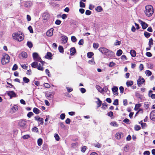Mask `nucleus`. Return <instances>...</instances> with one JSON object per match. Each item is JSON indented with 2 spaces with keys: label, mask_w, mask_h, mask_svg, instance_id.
Segmentation results:
<instances>
[{
  "label": "nucleus",
  "mask_w": 155,
  "mask_h": 155,
  "mask_svg": "<svg viewBox=\"0 0 155 155\" xmlns=\"http://www.w3.org/2000/svg\"><path fill=\"white\" fill-rule=\"evenodd\" d=\"M153 12V8L152 6L148 5L145 6L144 13L148 17L151 16Z\"/></svg>",
  "instance_id": "1"
},
{
  "label": "nucleus",
  "mask_w": 155,
  "mask_h": 155,
  "mask_svg": "<svg viewBox=\"0 0 155 155\" xmlns=\"http://www.w3.org/2000/svg\"><path fill=\"white\" fill-rule=\"evenodd\" d=\"M18 125L21 130L28 129L27 121L25 120L22 119L20 120L18 122Z\"/></svg>",
  "instance_id": "2"
},
{
  "label": "nucleus",
  "mask_w": 155,
  "mask_h": 155,
  "mask_svg": "<svg viewBox=\"0 0 155 155\" xmlns=\"http://www.w3.org/2000/svg\"><path fill=\"white\" fill-rule=\"evenodd\" d=\"M2 58L1 62L2 64H5L9 62L10 58L9 56L7 54H4Z\"/></svg>",
  "instance_id": "3"
},
{
  "label": "nucleus",
  "mask_w": 155,
  "mask_h": 155,
  "mask_svg": "<svg viewBox=\"0 0 155 155\" xmlns=\"http://www.w3.org/2000/svg\"><path fill=\"white\" fill-rule=\"evenodd\" d=\"M33 58L35 61L40 62L41 64H42V65L43 66L45 62L41 61V58L39 57L37 53L35 52L33 54Z\"/></svg>",
  "instance_id": "4"
},
{
  "label": "nucleus",
  "mask_w": 155,
  "mask_h": 155,
  "mask_svg": "<svg viewBox=\"0 0 155 155\" xmlns=\"http://www.w3.org/2000/svg\"><path fill=\"white\" fill-rule=\"evenodd\" d=\"M54 94V92L49 91L46 94V96L48 100H51L53 97Z\"/></svg>",
  "instance_id": "5"
},
{
  "label": "nucleus",
  "mask_w": 155,
  "mask_h": 155,
  "mask_svg": "<svg viewBox=\"0 0 155 155\" xmlns=\"http://www.w3.org/2000/svg\"><path fill=\"white\" fill-rule=\"evenodd\" d=\"M145 82L144 79L141 77H139V79L137 81V83L138 86L139 87H140Z\"/></svg>",
  "instance_id": "6"
},
{
  "label": "nucleus",
  "mask_w": 155,
  "mask_h": 155,
  "mask_svg": "<svg viewBox=\"0 0 155 155\" xmlns=\"http://www.w3.org/2000/svg\"><path fill=\"white\" fill-rule=\"evenodd\" d=\"M21 33L20 32H17L12 34V36L13 39L15 40H17L19 36L20 35Z\"/></svg>",
  "instance_id": "7"
},
{
  "label": "nucleus",
  "mask_w": 155,
  "mask_h": 155,
  "mask_svg": "<svg viewBox=\"0 0 155 155\" xmlns=\"http://www.w3.org/2000/svg\"><path fill=\"white\" fill-rule=\"evenodd\" d=\"M105 55L108 58H113L114 56V54L111 51L108 50Z\"/></svg>",
  "instance_id": "8"
},
{
  "label": "nucleus",
  "mask_w": 155,
  "mask_h": 155,
  "mask_svg": "<svg viewBox=\"0 0 155 155\" xmlns=\"http://www.w3.org/2000/svg\"><path fill=\"white\" fill-rule=\"evenodd\" d=\"M99 50L103 54H104L105 55L106 54L107 51H108V49L104 48V47H101L99 48Z\"/></svg>",
  "instance_id": "9"
},
{
  "label": "nucleus",
  "mask_w": 155,
  "mask_h": 155,
  "mask_svg": "<svg viewBox=\"0 0 155 155\" xmlns=\"http://www.w3.org/2000/svg\"><path fill=\"white\" fill-rule=\"evenodd\" d=\"M112 90L113 94L114 95H118V88L117 87L114 86L112 88Z\"/></svg>",
  "instance_id": "10"
},
{
  "label": "nucleus",
  "mask_w": 155,
  "mask_h": 155,
  "mask_svg": "<svg viewBox=\"0 0 155 155\" xmlns=\"http://www.w3.org/2000/svg\"><path fill=\"white\" fill-rule=\"evenodd\" d=\"M139 21L141 24L142 28L143 29H145L148 27L147 24L141 20H139Z\"/></svg>",
  "instance_id": "11"
},
{
  "label": "nucleus",
  "mask_w": 155,
  "mask_h": 155,
  "mask_svg": "<svg viewBox=\"0 0 155 155\" xmlns=\"http://www.w3.org/2000/svg\"><path fill=\"white\" fill-rule=\"evenodd\" d=\"M50 15L49 13L47 12H45L43 14L42 17L44 20H47L49 18Z\"/></svg>",
  "instance_id": "12"
},
{
  "label": "nucleus",
  "mask_w": 155,
  "mask_h": 155,
  "mask_svg": "<svg viewBox=\"0 0 155 155\" xmlns=\"http://www.w3.org/2000/svg\"><path fill=\"white\" fill-rule=\"evenodd\" d=\"M54 29L53 28H51L48 30L46 32V35L48 36H51L52 35Z\"/></svg>",
  "instance_id": "13"
},
{
  "label": "nucleus",
  "mask_w": 155,
  "mask_h": 155,
  "mask_svg": "<svg viewBox=\"0 0 155 155\" xmlns=\"http://www.w3.org/2000/svg\"><path fill=\"white\" fill-rule=\"evenodd\" d=\"M32 5V3L31 1H26L25 3L24 6L26 8H29Z\"/></svg>",
  "instance_id": "14"
},
{
  "label": "nucleus",
  "mask_w": 155,
  "mask_h": 155,
  "mask_svg": "<svg viewBox=\"0 0 155 155\" xmlns=\"http://www.w3.org/2000/svg\"><path fill=\"white\" fill-rule=\"evenodd\" d=\"M150 119L152 120H155V110L152 111L150 114Z\"/></svg>",
  "instance_id": "15"
},
{
  "label": "nucleus",
  "mask_w": 155,
  "mask_h": 155,
  "mask_svg": "<svg viewBox=\"0 0 155 155\" xmlns=\"http://www.w3.org/2000/svg\"><path fill=\"white\" fill-rule=\"evenodd\" d=\"M7 94L10 97H15L16 96L15 93L13 91H8Z\"/></svg>",
  "instance_id": "16"
},
{
  "label": "nucleus",
  "mask_w": 155,
  "mask_h": 155,
  "mask_svg": "<svg viewBox=\"0 0 155 155\" xmlns=\"http://www.w3.org/2000/svg\"><path fill=\"white\" fill-rule=\"evenodd\" d=\"M123 134L121 132L117 133L115 135V137L118 139H120L123 137Z\"/></svg>",
  "instance_id": "17"
},
{
  "label": "nucleus",
  "mask_w": 155,
  "mask_h": 155,
  "mask_svg": "<svg viewBox=\"0 0 155 155\" xmlns=\"http://www.w3.org/2000/svg\"><path fill=\"white\" fill-rule=\"evenodd\" d=\"M68 40V37L65 35H63L62 36V42L63 44H65L67 43Z\"/></svg>",
  "instance_id": "18"
},
{
  "label": "nucleus",
  "mask_w": 155,
  "mask_h": 155,
  "mask_svg": "<svg viewBox=\"0 0 155 155\" xmlns=\"http://www.w3.org/2000/svg\"><path fill=\"white\" fill-rule=\"evenodd\" d=\"M24 39V35L21 33L20 35L19 36L16 41L20 42L23 40Z\"/></svg>",
  "instance_id": "19"
},
{
  "label": "nucleus",
  "mask_w": 155,
  "mask_h": 155,
  "mask_svg": "<svg viewBox=\"0 0 155 155\" xmlns=\"http://www.w3.org/2000/svg\"><path fill=\"white\" fill-rule=\"evenodd\" d=\"M18 109V107L17 105H14L12 108L11 109L12 110V113H15L16 111H17Z\"/></svg>",
  "instance_id": "20"
},
{
  "label": "nucleus",
  "mask_w": 155,
  "mask_h": 155,
  "mask_svg": "<svg viewBox=\"0 0 155 155\" xmlns=\"http://www.w3.org/2000/svg\"><path fill=\"white\" fill-rule=\"evenodd\" d=\"M52 56V54L51 52H48L47 53V54L45 56V57L46 58L49 59H51Z\"/></svg>",
  "instance_id": "21"
},
{
  "label": "nucleus",
  "mask_w": 155,
  "mask_h": 155,
  "mask_svg": "<svg viewBox=\"0 0 155 155\" xmlns=\"http://www.w3.org/2000/svg\"><path fill=\"white\" fill-rule=\"evenodd\" d=\"M71 55H73L76 52L75 48L74 47L71 48L70 49Z\"/></svg>",
  "instance_id": "22"
},
{
  "label": "nucleus",
  "mask_w": 155,
  "mask_h": 155,
  "mask_svg": "<svg viewBox=\"0 0 155 155\" xmlns=\"http://www.w3.org/2000/svg\"><path fill=\"white\" fill-rule=\"evenodd\" d=\"M20 56L22 57V58H26L27 57V54L25 52H22L20 54Z\"/></svg>",
  "instance_id": "23"
},
{
  "label": "nucleus",
  "mask_w": 155,
  "mask_h": 155,
  "mask_svg": "<svg viewBox=\"0 0 155 155\" xmlns=\"http://www.w3.org/2000/svg\"><path fill=\"white\" fill-rule=\"evenodd\" d=\"M96 87L99 92H100L101 93H103V88H102L99 85H96Z\"/></svg>",
  "instance_id": "24"
},
{
  "label": "nucleus",
  "mask_w": 155,
  "mask_h": 155,
  "mask_svg": "<svg viewBox=\"0 0 155 155\" xmlns=\"http://www.w3.org/2000/svg\"><path fill=\"white\" fill-rule=\"evenodd\" d=\"M130 54L131 56L133 57L136 56V52L134 50H131L130 51Z\"/></svg>",
  "instance_id": "25"
},
{
  "label": "nucleus",
  "mask_w": 155,
  "mask_h": 155,
  "mask_svg": "<svg viewBox=\"0 0 155 155\" xmlns=\"http://www.w3.org/2000/svg\"><path fill=\"white\" fill-rule=\"evenodd\" d=\"M42 66H43L42 65ZM37 69L38 70L41 71H43L44 70V68L42 66H41V64H38V65H37Z\"/></svg>",
  "instance_id": "26"
},
{
  "label": "nucleus",
  "mask_w": 155,
  "mask_h": 155,
  "mask_svg": "<svg viewBox=\"0 0 155 155\" xmlns=\"http://www.w3.org/2000/svg\"><path fill=\"white\" fill-rule=\"evenodd\" d=\"M133 82L132 81H127L126 82V84L127 87H129L133 84Z\"/></svg>",
  "instance_id": "27"
},
{
  "label": "nucleus",
  "mask_w": 155,
  "mask_h": 155,
  "mask_svg": "<svg viewBox=\"0 0 155 155\" xmlns=\"http://www.w3.org/2000/svg\"><path fill=\"white\" fill-rule=\"evenodd\" d=\"M33 112L36 114H38L40 113V110L37 108L35 107L33 109Z\"/></svg>",
  "instance_id": "28"
},
{
  "label": "nucleus",
  "mask_w": 155,
  "mask_h": 155,
  "mask_svg": "<svg viewBox=\"0 0 155 155\" xmlns=\"http://www.w3.org/2000/svg\"><path fill=\"white\" fill-rule=\"evenodd\" d=\"M31 65L32 67L36 68L38 65V63L37 62H34L31 64Z\"/></svg>",
  "instance_id": "29"
},
{
  "label": "nucleus",
  "mask_w": 155,
  "mask_h": 155,
  "mask_svg": "<svg viewBox=\"0 0 155 155\" xmlns=\"http://www.w3.org/2000/svg\"><path fill=\"white\" fill-rule=\"evenodd\" d=\"M122 53V51L120 50L119 49L117 51V52L116 53V55L118 56H120Z\"/></svg>",
  "instance_id": "30"
},
{
  "label": "nucleus",
  "mask_w": 155,
  "mask_h": 155,
  "mask_svg": "<svg viewBox=\"0 0 155 155\" xmlns=\"http://www.w3.org/2000/svg\"><path fill=\"white\" fill-rule=\"evenodd\" d=\"M94 55V53L92 52H89L87 53V56L88 58H91Z\"/></svg>",
  "instance_id": "31"
},
{
  "label": "nucleus",
  "mask_w": 155,
  "mask_h": 155,
  "mask_svg": "<svg viewBox=\"0 0 155 155\" xmlns=\"http://www.w3.org/2000/svg\"><path fill=\"white\" fill-rule=\"evenodd\" d=\"M95 10L97 12H100L102 10V8L100 6H98L95 8Z\"/></svg>",
  "instance_id": "32"
},
{
  "label": "nucleus",
  "mask_w": 155,
  "mask_h": 155,
  "mask_svg": "<svg viewBox=\"0 0 155 155\" xmlns=\"http://www.w3.org/2000/svg\"><path fill=\"white\" fill-rule=\"evenodd\" d=\"M42 140L41 138H39L38 140V144L39 146H40L42 144Z\"/></svg>",
  "instance_id": "33"
},
{
  "label": "nucleus",
  "mask_w": 155,
  "mask_h": 155,
  "mask_svg": "<svg viewBox=\"0 0 155 155\" xmlns=\"http://www.w3.org/2000/svg\"><path fill=\"white\" fill-rule=\"evenodd\" d=\"M23 81L25 83H28L30 81L29 79L25 77H24L23 78Z\"/></svg>",
  "instance_id": "34"
},
{
  "label": "nucleus",
  "mask_w": 155,
  "mask_h": 155,
  "mask_svg": "<svg viewBox=\"0 0 155 155\" xmlns=\"http://www.w3.org/2000/svg\"><path fill=\"white\" fill-rule=\"evenodd\" d=\"M94 145L95 147L98 148H100L101 147V145L98 143H94Z\"/></svg>",
  "instance_id": "35"
},
{
  "label": "nucleus",
  "mask_w": 155,
  "mask_h": 155,
  "mask_svg": "<svg viewBox=\"0 0 155 155\" xmlns=\"http://www.w3.org/2000/svg\"><path fill=\"white\" fill-rule=\"evenodd\" d=\"M99 46V44L97 43H93V47L94 48L96 49H97L98 48Z\"/></svg>",
  "instance_id": "36"
},
{
  "label": "nucleus",
  "mask_w": 155,
  "mask_h": 155,
  "mask_svg": "<svg viewBox=\"0 0 155 155\" xmlns=\"http://www.w3.org/2000/svg\"><path fill=\"white\" fill-rule=\"evenodd\" d=\"M110 124L113 126H114V127H118V125L117 124V123H116V122H115V121H113V122H111L110 123Z\"/></svg>",
  "instance_id": "37"
},
{
  "label": "nucleus",
  "mask_w": 155,
  "mask_h": 155,
  "mask_svg": "<svg viewBox=\"0 0 155 155\" xmlns=\"http://www.w3.org/2000/svg\"><path fill=\"white\" fill-rule=\"evenodd\" d=\"M58 50L61 53H62L64 52V48L62 46H59L58 47Z\"/></svg>",
  "instance_id": "38"
},
{
  "label": "nucleus",
  "mask_w": 155,
  "mask_h": 155,
  "mask_svg": "<svg viewBox=\"0 0 155 155\" xmlns=\"http://www.w3.org/2000/svg\"><path fill=\"white\" fill-rule=\"evenodd\" d=\"M27 45L30 48H31L33 46V45L32 42L29 41H28L27 42Z\"/></svg>",
  "instance_id": "39"
},
{
  "label": "nucleus",
  "mask_w": 155,
  "mask_h": 155,
  "mask_svg": "<svg viewBox=\"0 0 155 155\" xmlns=\"http://www.w3.org/2000/svg\"><path fill=\"white\" fill-rule=\"evenodd\" d=\"M85 3L81 1L80 2V7L81 8H85Z\"/></svg>",
  "instance_id": "40"
},
{
  "label": "nucleus",
  "mask_w": 155,
  "mask_h": 155,
  "mask_svg": "<svg viewBox=\"0 0 155 155\" xmlns=\"http://www.w3.org/2000/svg\"><path fill=\"white\" fill-rule=\"evenodd\" d=\"M151 34L147 32H145L144 33V35L147 38H149L150 36L151 35Z\"/></svg>",
  "instance_id": "41"
},
{
  "label": "nucleus",
  "mask_w": 155,
  "mask_h": 155,
  "mask_svg": "<svg viewBox=\"0 0 155 155\" xmlns=\"http://www.w3.org/2000/svg\"><path fill=\"white\" fill-rule=\"evenodd\" d=\"M141 128V127L140 126L136 125L134 126V129L136 130H139Z\"/></svg>",
  "instance_id": "42"
},
{
  "label": "nucleus",
  "mask_w": 155,
  "mask_h": 155,
  "mask_svg": "<svg viewBox=\"0 0 155 155\" xmlns=\"http://www.w3.org/2000/svg\"><path fill=\"white\" fill-rule=\"evenodd\" d=\"M141 106V104H137L135 105V109L136 110H137L138 108Z\"/></svg>",
  "instance_id": "43"
},
{
  "label": "nucleus",
  "mask_w": 155,
  "mask_h": 155,
  "mask_svg": "<svg viewBox=\"0 0 155 155\" xmlns=\"http://www.w3.org/2000/svg\"><path fill=\"white\" fill-rule=\"evenodd\" d=\"M54 137L55 138V139L57 141L59 140L60 139L59 137L58 134H54Z\"/></svg>",
  "instance_id": "44"
},
{
  "label": "nucleus",
  "mask_w": 155,
  "mask_h": 155,
  "mask_svg": "<svg viewBox=\"0 0 155 155\" xmlns=\"http://www.w3.org/2000/svg\"><path fill=\"white\" fill-rule=\"evenodd\" d=\"M153 44V40L152 38H150L149 39V45L150 47H151V45Z\"/></svg>",
  "instance_id": "45"
},
{
  "label": "nucleus",
  "mask_w": 155,
  "mask_h": 155,
  "mask_svg": "<svg viewBox=\"0 0 155 155\" xmlns=\"http://www.w3.org/2000/svg\"><path fill=\"white\" fill-rule=\"evenodd\" d=\"M108 90V88L107 86H105L103 88V93L104 92H105L107 93V91Z\"/></svg>",
  "instance_id": "46"
},
{
  "label": "nucleus",
  "mask_w": 155,
  "mask_h": 155,
  "mask_svg": "<svg viewBox=\"0 0 155 155\" xmlns=\"http://www.w3.org/2000/svg\"><path fill=\"white\" fill-rule=\"evenodd\" d=\"M65 115L64 113H62L61 114L60 116V118L61 120H64L65 117Z\"/></svg>",
  "instance_id": "47"
},
{
  "label": "nucleus",
  "mask_w": 155,
  "mask_h": 155,
  "mask_svg": "<svg viewBox=\"0 0 155 155\" xmlns=\"http://www.w3.org/2000/svg\"><path fill=\"white\" fill-rule=\"evenodd\" d=\"M71 41L73 42H75L77 41V39L74 36H72L71 37Z\"/></svg>",
  "instance_id": "48"
},
{
  "label": "nucleus",
  "mask_w": 155,
  "mask_h": 155,
  "mask_svg": "<svg viewBox=\"0 0 155 155\" xmlns=\"http://www.w3.org/2000/svg\"><path fill=\"white\" fill-rule=\"evenodd\" d=\"M18 68V66L17 65L15 64L12 68V70H13V71H15V70H16Z\"/></svg>",
  "instance_id": "49"
},
{
  "label": "nucleus",
  "mask_w": 155,
  "mask_h": 155,
  "mask_svg": "<svg viewBox=\"0 0 155 155\" xmlns=\"http://www.w3.org/2000/svg\"><path fill=\"white\" fill-rule=\"evenodd\" d=\"M30 137L28 134L22 136V138L24 139H28Z\"/></svg>",
  "instance_id": "50"
},
{
  "label": "nucleus",
  "mask_w": 155,
  "mask_h": 155,
  "mask_svg": "<svg viewBox=\"0 0 155 155\" xmlns=\"http://www.w3.org/2000/svg\"><path fill=\"white\" fill-rule=\"evenodd\" d=\"M113 104H114V105H118V99H115L113 103Z\"/></svg>",
  "instance_id": "51"
},
{
  "label": "nucleus",
  "mask_w": 155,
  "mask_h": 155,
  "mask_svg": "<svg viewBox=\"0 0 155 155\" xmlns=\"http://www.w3.org/2000/svg\"><path fill=\"white\" fill-rule=\"evenodd\" d=\"M98 99V101L97 102V104L98 105L97 107H99L101 106V105L102 102H101V101L99 99Z\"/></svg>",
  "instance_id": "52"
},
{
  "label": "nucleus",
  "mask_w": 155,
  "mask_h": 155,
  "mask_svg": "<svg viewBox=\"0 0 155 155\" xmlns=\"http://www.w3.org/2000/svg\"><path fill=\"white\" fill-rule=\"evenodd\" d=\"M86 146H83L82 147H81V151L83 152H84L86 150Z\"/></svg>",
  "instance_id": "53"
},
{
  "label": "nucleus",
  "mask_w": 155,
  "mask_h": 155,
  "mask_svg": "<svg viewBox=\"0 0 155 155\" xmlns=\"http://www.w3.org/2000/svg\"><path fill=\"white\" fill-rule=\"evenodd\" d=\"M146 74L148 76H150L152 74L151 72L149 70H147L145 72Z\"/></svg>",
  "instance_id": "54"
},
{
  "label": "nucleus",
  "mask_w": 155,
  "mask_h": 155,
  "mask_svg": "<svg viewBox=\"0 0 155 155\" xmlns=\"http://www.w3.org/2000/svg\"><path fill=\"white\" fill-rule=\"evenodd\" d=\"M123 121L126 123H127V124H130V120H129L127 119V118H125V119Z\"/></svg>",
  "instance_id": "55"
},
{
  "label": "nucleus",
  "mask_w": 155,
  "mask_h": 155,
  "mask_svg": "<svg viewBox=\"0 0 155 155\" xmlns=\"http://www.w3.org/2000/svg\"><path fill=\"white\" fill-rule=\"evenodd\" d=\"M141 126L143 129H144L147 126V124L145 123H142L141 124Z\"/></svg>",
  "instance_id": "56"
},
{
  "label": "nucleus",
  "mask_w": 155,
  "mask_h": 155,
  "mask_svg": "<svg viewBox=\"0 0 155 155\" xmlns=\"http://www.w3.org/2000/svg\"><path fill=\"white\" fill-rule=\"evenodd\" d=\"M115 65V63L113 62H110L109 64V67H112Z\"/></svg>",
  "instance_id": "57"
},
{
  "label": "nucleus",
  "mask_w": 155,
  "mask_h": 155,
  "mask_svg": "<svg viewBox=\"0 0 155 155\" xmlns=\"http://www.w3.org/2000/svg\"><path fill=\"white\" fill-rule=\"evenodd\" d=\"M84 40L83 39H81L79 41L78 44L79 45H82L84 44Z\"/></svg>",
  "instance_id": "58"
},
{
  "label": "nucleus",
  "mask_w": 155,
  "mask_h": 155,
  "mask_svg": "<svg viewBox=\"0 0 155 155\" xmlns=\"http://www.w3.org/2000/svg\"><path fill=\"white\" fill-rule=\"evenodd\" d=\"M119 89L120 91V93L121 94L123 93L124 91V88L122 86H120L119 87Z\"/></svg>",
  "instance_id": "59"
},
{
  "label": "nucleus",
  "mask_w": 155,
  "mask_h": 155,
  "mask_svg": "<svg viewBox=\"0 0 155 155\" xmlns=\"http://www.w3.org/2000/svg\"><path fill=\"white\" fill-rule=\"evenodd\" d=\"M33 114V113L32 112H30L28 114L27 116L28 117H30L31 116H32Z\"/></svg>",
  "instance_id": "60"
},
{
  "label": "nucleus",
  "mask_w": 155,
  "mask_h": 155,
  "mask_svg": "<svg viewBox=\"0 0 155 155\" xmlns=\"http://www.w3.org/2000/svg\"><path fill=\"white\" fill-rule=\"evenodd\" d=\"M28 29L31 33H33V31L31 26H29L28 28Z\"/></svg>",
  "instance_id": "61"
},
{
  "label": "nucleus",
  "mask_w": 155,
  "mask_h": 155,
  "mask_svg": "<svg viewBox=\"0 0 155 155\" xmlns=\"http://www.w3.org/2000/svg\"><path fill=\"white\" fill-rule=\"evenodd\" d=\"M91 12L89 10H87L85 12V14L87 15H90L91 14Z\"/></svg>",
  "instance_id": "62"
},
{
  "label": "nucleus",
  "mask_w": 155,
  "mask_h": 155,
  "mask_svg": "<svg viewBox=\"0 0 155 155\" xmlns=\"http://www.w3.org/2000/svg\"><path fill=\"white\" fill-rule=\"evenodd\" d=\"M150 152L149 151H146L143 153V155H150Z\"/></svg>",
  "instance_id": "63"
},
{
  "label": "nucleus",
  "mask_w": 155,
  "mask_h": 155,
  "mask_svg": "<svg viewBox=\"0 0 155 155\" xmlns=\"http://www.w3.org/2000/svg\"><path fill=\"white\" fill-rule=\"evenodd\" d=\"M45 87L46 88H50V85L47 83H45L44 84Z\"/></svg>",
  "instance_id": "64"
}]
</instances>
